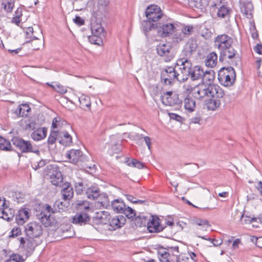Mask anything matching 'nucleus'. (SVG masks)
Returning <instances> with one entry per match:
<instances>
[{
  "instance_id": "obj_30",
  "label": "nucleus",
  "mask_w": 262,
  "mask_h": 262,
  "mask_svg": "<svg viewBox=\"0 0 262 262\" xmlns=\"http://www.w3.org/2000/svg\"><path fill=\"white\" fill-rule=\"evenodd\" d=\"M91 30L92 34L104 36V29L100 23H98L96 21H92Z\"/></svg>"
},
{
  "instance_id": "obj_29",
  "label": "nucleus",
  "mask_w": 262,
  "mask_h": 262,
  "mask_svg": "<svg viewBox=\"0 0 262 262\" xmlns=\"http://www.w3.org/2000/svg\"><path fill=\"white\" fill-rule=\"evenodd\" d=\"M111 206L116 213H121L126 205L121 199H117L111 202Z\"/></svg>"
},
{
  "instance_id": "obj_8",
  "label": "nucleus",
  "mask_w": 262,
  "mask_h": 262,
  "mask_svg": "<svg viewBox=\"0 0 262 262\" xmlns=\"http://www.w3.org/2000/svg\"><path fill=\"white\" fill-rule=\"evenodd\" d=\"M198 47L197 41L195 39L190 38L184 46L181 54V57L177 60L181 62L185 59L190 60L193 53L196 51Z\"/></svg>"
},
{
  "instance_id": "obj_61",
  "label": "nucleus",
  "mask_w": 262,
  "mask_h": 262,
  "mask_svg": "<svg viewBox=\"0 0 262 262\" xmlns=\"http://www.w3.org/2000/svg\"><path fill=\"white\" fill-rule=\"evenodd\" d=\"M24 248L26 249V250L28 252L33 251L34 246H33V243L32 241L30 239H27V243L25 245V247Z\"/></svg>"
},
{
  "instance_id": "obj_48",
  "label": "nucleus",
  "mask_w": 262,
  "mask_h": 262,
  "mask_svg": "<svg viewBox=\"0 0 262 262\" xmlns=\"http://www.w3.org/2000/svg\"><path fill=\"white\" fill-rule=\"evenodd\" d=\"M207 2V6H208L213 11H215L225 1V0H208Z\"/></svg>"
},
{
  "instance_id": "obj_21",
  "label": "nucleus",
  "mask_w": 262,
  "mask_h": 262,
  "mask_svg": "<svg viewBox=\"0 0 262 262\" xmlns=\"http://www.w3.org/2000/svg\"><path fill=\"white\" fill-rule=\"evenodd\" d=\"M31 108L27 104H21L12 112L15 118L24 117L28 115Z\"/></svg>"
},
{
  "instance_id": "obj_44",
  "label": "nucleus",
  "mask_w": 262,
  "mask_h": 262,
  "mask_svg": "<svg viewBox=\"0 0 262 262\" xmlns=\"http://www.w3.org/2000/svg\"><path fill=\"white\" fill-rule=\"evenodd\" d=\"M0 149L5 151L12 150V146L10 142L0 136Z\"/></svg>"
},
{
  "instance_id": "obj_36",
  "label": "nucleus",
  "mask_w": 262,
  "mask_h": 262,
  "mask_svg": "<svg viewBox=\"0 0 262 262\" xmlns=\"http://www.w3.org/2000/svg\"><path fill=\"white\" fill-rule=\"evenodd\" d=\"M59 143L63 146H67L70 145L72 142V138L71 135L67 132H63L60 133Z\"/></svg>"
},
{
  "instance_id": "obj_49",
  "label": "nucleus",
  "mask_w": 262,
  "mask_h": 262,
  "mask_svg": "<svg viewBox=\"0 0 262 262\" xmlns=\"http://www.w3.org/2000/svg\"><path fill=\"white\" fill-rule=\"evenodd\" d=\"M126 163L128 166L136 167L138 169H142L145 167V165L143 163L135 159H132L131 160L128 159L126 161Z\"/></svg>"
},
{
  "instance_id": "obj_55",
  "label": "nucleus",
  "mask_w": 262,
  "mask_h": 262,
  "mask_svg": "<svg viewBox=\"0 0 262 262\" xmlns=\"http://www.w3.org/2000/svg\"><path fill=\"white\" fill-rule=\"evenodd\" d=\"M193 27L191 25L184 26L181 31L185 37L192 34L193 32Z\"/></svg>"
},
{
  "instance_id": "obj_25",
  "label": "nucleus",
  "mask_w": 262,
  "mask_h": 262,
  "mask_svg": "<svg viewBox=\"0 0 262 262\" xmlns=\"http://www.w3.org/2000/svg\"><path fill=\"white\" fill-rule=\"evenodd\" d=\"M184 107L188 113H192L196 108V102L193 98L187 95L183 100Z\"/></svg>"
},
{
  "instance_id": "obj_35",
  "label": "nucleus",
  "mask_w": 262,
  "mask_h": 262,
  "mask_svg": "<svg viewBox=\"0 0 262 262\" xmlns=\"http://www.w3.org/2000/svg\"><path fill=\"white\" fill-rule=\"evenodd\" d=\"M193 224L202 227L201 228H197V231L202 230L206 231H207L208 228L211 226L209 222L207 220H202L201 219H195V220H193Z\"/></svg>"
},
{
  "instance_id": "obj_11",
  "label": "nucleus",
  "mask_w": 262,
  "mask_h": 262,
  "mask_svg": "<svg viewBox=\"0 0 262 262\" xmlns=\"http://www.w3.org/2000/svg\"><path fill=\"white\" fill-rule=\"evenodd\" d=\"M25 233L29 238L40 236L42 234V228L39 223L31 222L25 226Z\"/></svg>"
},
{
  "instance_id": "obj_59",
  "label": "nucleus",
  "mask_w": 262,
  "mask_h": 262,
  "mask_svg": "<svg viewBox=\"0 0 262 262\" xmlns=\"http://www.w3.org/2000/svg\"><path fill=\"white\" fill-rule=\"evenodd\" d=\"M14 262H23L24 259L22 256L17 254H13L9 258Z\"/></svg>"
},
{
  "instance_id": "obj_64",
  "label": "nucleus",
  "mask_w": 262,
  "mask_h": 262,
  "mask_svg": "<svg viewBox=\"0 0 262 262\" xmlns=\"http://www.w3.org/2000/svg\"><path fill=\"white\" fill-rule=\"evenodd\" d=\"M169 116L170 119L176 120L180 122H182L183 120L181 116L175 113H169Z\"/></svg>"
},
{
  "instance_id": "obj_27",
  "label": "nucleus",
  "mask_w": 262,
  "mask_h": 262,
  "mask_svg": "<svg viewBox=\"0 0 262 262\" xmlns=\"http://www.w3.org/2000/svg\"><path fill=\"white\" fill-rule=\"evenodd\" d=\"M47 129L46 127L37 128L31 134V138L34 141H39L47 136Z\"/></svg>"
},
{
  "instance_id": "obj_32",
  "label": "nucleus",
  "mask_w": 262,
  "mask_h": 262,
  "mask_svg": "<svg viewBox=\"0 0 262 262\" xmlns=\"http://www.w3.org/2000/svg\"><path fill=\"white\" fill-rule=\"evenodd\" d=\"M100 194V193L99 189L98 187L95 186L88 188L85 192V194L87 198L89 199L94 200H97Z\"/></svg>"
},
{
  "instance_id": "obj_5",
  "label": "nucleus",
  "mask_w": 262,
  "mask_h": 262,
  "mask_svg": "<svg viewBox=\"0 0 262 262\" xmlns=\"http://www.w3.org/2000/svg\"><path fill=\"white\" fill-rule=\"evenodd\" d=\"M220 61H226L230 64L238 66L241 62V58L237 52L232 45L220 51Z\"/></svg>"
},
{
  "instance_id": "obj_63",
  "label": "nucleus",
  "mask_w": 262,
  "mask_h": 262,
  "mask_svg": "<svg viewBox=\"0 0 262 262\" xmlns=\"http://www.w3.org/2000/svg\"><path fill=\"white\" fill-rule=\"evenodd\" d=\"M75 191L77 194H81L83 192V184L82 182H79L75 184Z\"/></svg>"
},
{
  "instance_id": "obj_6",
  "label": "nucleus",
  "mask_w": 262,
  "mask_h": 262,
  "mask_svg": "<svg viewBox=\"0 0 262 262\" xmlns=\"http://www.w3.org/2000/svg\"><path fill=\"white\" fill-rule=\"evenodd\" d=\"M185 90L189 94L192 93L193 97L198 100H203L205 97L209 98L210 84H199L192 86L185 85Z\"/></svg>"
},
{
  "instance_id": "obj_20",
  "label": "nucleus",
  "mask_w": 262,
  "mask_h": 262,
  "mask_svg": "<svg viewBox=\"0 0 262 262\" xmlns=\"http://www.w3.org/2000/svg\"><path fill=\"white\" fill-rule=\"evenodd\" d=\"M209 91V98L220 99L225 95L224 90L217 84H210Z\"/></svg>"
},
{
  "instance_id": "obj_40",
  "label": "nucleus",
  "mask_w": 262,
  "mask_h": 262,
  "mask_svg": "<svg viewBox=\"0 0 262 262\" xmlns=\"http://www.w3.org/2000/svg\"><path fill=\"white\" fill-rule=\"evenodd\" d=\"M178 246L168 247L166 250V252L168 254V256L171 259V262H174L176 257L178 256L180 252Z\"/></svg>"
},
{
  "instance_id": "obj_45",
  "label": "nucleus",
  "mask_w": 262,
  "mask_h": 262,
  "mask_svg": "<svg viewBox=\"0 0 262 262\" xmlns=\"http://www.w3.org/2000/svg\"><path fill=\"white\" fill-rule=\"evenodd\" d=\"M214 78L215 73L213 70L204 71V76H203L202 78H201V80L203 82H207V81L211 82L214 80Z\"/></svg>"
},
{
  "instance_id": "obj_13",
  "label": "nucleus",
  "mask_w": 262,
  "mask_h": 262,
  "mask_svg": "<svg viewBox=\"0 0 262 262\" xmlns=\"http://www.w3.org/2000/svg\"><path fill=\"white\" fill-rule=\"evenodd\" d=\"M48 174L51 183L55 186H60L63 182V177L59 168L55 165L48 166Z\"/></svg>"
},
{
  "instance_id": "obj_38",
  "label": "nucleus",
  "mask_w": 262,
  "mask_h": 262,
  "mask_svg": "<svg viewBox=\"0 0 262 262\" xmlns=\"http://www.w3.org/2000/svg\"><path fill=\"white\" fill-rule=\"evenodd\" d=\"M73 193L72 186L70 184H68L61 191L62 198L64 201L69 200L73 197Z\"/></svg>"
},
{
  "instance_id": "obj_57",
  "label": "nucleus",
  "mask_w": 262,
  "mask_h": 262,
  "mask_svg": "<svg viewBox=\"0 0 262 262\" xmlns=\"http://www.w3.org/2000/svg\"><path fill=\"white\" fill-rule=\"evenodd\" d=\"M88 202L85 201H77L76 203L77 207L80 209H89L90 208Z\"/></svg>"
},
{
  "instance_id": "obj_58",
  "label": "nucleus",
  "mask_w": 262,
  "mask_h": 262,
  "mask_svg": "<svg viewBox=\"0 0 262 262\" xmlns=\"http://www.w3.org/2000/svg\"><path fill=\"white\" fill-rule=\"evenodd\" d=\"M174 262H190V259L188 256L184 254H179L178 256L176 257Z\"/></svg>"
},
{
  "instance_id": "obj_18",
  "label": "nucleus",
  "mask_w": 262,
  "mask_h": 262,
  "mask_svg": "<svg viewBox=\"0 0 262 262\" xmlns=\"http://www.w3.org/2000/svg\"><path fill=\"white\" fill-rule=\"evenodd\" d=\"M68 203H64L59 200L54 202L53 207L49 205H46V211L48 213H55L56 212H60L64 211L68 206Z\"/></svg>"
},
{
  "instance_id": "obj_47",
  "label": "nucleus",
  "mask_w": 262,
  "mask_h": 262,
  "mask_svg": "<svg viewBox=\"0 0 262 262\" xmlns=\"http://www.w3.org/2000/svg\"><path fill=\"white\" fill-rule=\"evenodd\" d=\"M15 0H4L2 3V6L5 11L7 13L12 12L15 4Z\"/></svg>"
},
{
  "instance_id": "obj_26",
  "label": "nucleus",
  "mask_w": 262,
  "mask_h": 262,
  "mask_svg": "<svg viewBox=\"0 0 262 262\" xmlns=\"http://www.w3.org/2000/svg\"><path fill=\"white\" fill-rule=\"evenodd\" d=\"M150 219V215H145L143 213H139L136 215L134 219L135 225L137 227L147 226Z\"/></svg>"
},
{
  "instance_id": "obj_53",
  "label": "nucleus",
  "mask_w": 262,
  "mask_h": 262,
  "mask_svg": "<svg viewBox=\"0 0 262 262\" xmlns=\"http://www.w3.org/2000/svg\"><path fill=\"white\" fill-rule=\"evenodd\" d=\"M174 32V33L172 36V40L173 42L176 43H179L182 41L184 40V39L186 38L181 31L180 32H177L176 29L175 31Z\"/></svg>"
},
{
  "instance_id": "obj_43",
  "label": "nucleus",
  "mask_w": 262,
  "mask_h": 262,
  "mask_svg": "<svg viewBox=\"0 0 262 262\" xmlns=\"http://www.w3.org/2000/svg\"><path fill=\"white\" fill-rule=\"evenodd\" d=\"M21 123L24 129L27 130H32L35 128L36 123L30 119H27L21 121Z\"/></svg>"
},
{
  "instance_id": "obj_28",
  "label": "nucleus",
  "mask_w": 262,
  "mask_h": 262,
  "mask_svg": "<svg viewBox=\"0 0 262 262\" xmlns=\"http://www.w3.org/2000/svg\"><path fill=\"white\" fill-rule=\"evenodd\" d=\"M226 3L225 2L216 10L217 15L219 17L224 18L229 16L231 10L230 8L227 6Z\"/></svg>"
},
{
  "instance_id": "obj_31",
  "label": "nucleus",
  "mask_w": 262,
  "mask_h": 262,
  "mask_svg": "<svg viewBox=\"0 0 262 262\" xmlns=\"http://www.w3.org/2000/svg\"><path fill=\"white\" fill-rule=\"evenodd\" d=\"M207 0H189L190 7L198 9L203 10L207 6Z\"/></svg>"
},
{
  "instance_id": "obj_34",
  "label": "nucleus",
  "mask_w": 262,
  "mask_h": 262,
  "mask_svg": "<svg viewBox=\"0 0 262 262\" xmlns=\"http://www.w3.org/2000/svg\"><path fill=\"white\" fill-rule=\"evenodd\" d=\"M79 101L80 107L84 110H90L91 105V101L90 97L85 95H82L79 97Z\"/></svg>"
},
{
  "instance_id": "obj_3",
  "label": "nucleus",
  "mask_w": 262,
  "mask_h": 262,
  "mask_svg": "<svg viewBox=\"0 0 262 262\" xmlns=\"http://www.w3.org/2000/svg\"><path fill=\"white\" fill-rule=\"evenodd\" d=\"M11 142L21 153L32 152L37 155L39 154L38 147L35 145H33L30 141L25 140L19 137H14L12 138Z\"/></svg>"
},
{
  "instance_id": "obj_1",
  "label": "nucleus",
  "mask_w": 262,
  "mask_h": 262,
  "mask_svg": "<svg viewBox=\"0 0 262 262\" xmlns=\"http://www.w3.org/2000/svg\"><path fill=\"white\" fill-rule=\"evenodd\" d=\"M176 67H178V71L183 74V78L180 79L183 82L189 78L192 81L200 80L204 76L203 69L200 66H192L190 60L185 59L182 62L177 60Z\"/></svg>"
},
{
  "instance_id": "obj_46",
  "label": "nucleus",
  "mask_w": 262,
  "mask_h": 262,
  "mask_svg": "<svg viewBox=\"0 0 262 262\" xmlns=\"http://www.w3.org/2000/svg\"><path fill=\"white\" fill-rule=\"evenodd\" d=\"M158 257L161 262H171V259L166 252V249H161L158 251Z\"/></svg>"
},
{
  "instance_id": "obj_15",
  "label": "nucleus",
  "mask_w": 262,
  "mask_h": 262,
  "mask_svg": "<svg viewBox=\"0 0 262 262\" xmlns=\"http://www.w3.org/2000/svg\"><path fill=\"white\" fill-rule=\"evenodd\" d=\"M70 162L75 164H81L88 160L87 157L79 149H71L67 154Z\"/></svg>"
},
{
  "instance_id": "obj_52",
  "label": "nucleus",
  "mask_w": 262,
  "mask_h": 262,
  "mask_svg": "<svg viewBox=\"0 0 262 262\" xmlns=\"http://www.w3.org/2000/svg\"><path fill=\"white\" fill-rule=\"evenodd\" d=\"M121 213H123L128 219L135 218L136 216V213L135 211L129 207H125V208L123 210Z\"/></svg>"
},
{
  "instance_id": "obj_23",
  "label": "nucleus",
  "mask_w": 262,
  "mask_h": 262,
  "mask_svg": "<svg viewBox=\"0 0 262 262\" xmlns=\"http://www.w3.org/2000/svg\"><path fill=\"white\" fill-rule=\"evenodd\" d=\"M29 218V212L28 209H20L16 215L15 220L17 224L23 225Z\"/></svg>"
},
{
  "instance_id": "obj_42",
  "label": "nucleus",
  "mask_w": 262,
  "mask_h": 262,
  "mask_svg": "<svg viewBox=\"0 0 262 262\" xmlns=\"http://www.w3.org/2000/svg\"><path fill=\"white\" fill-rule=\"evenodd\" d=\"M97 200L98 203H100L103 207L107 208L110 206V200L105 193H100Z\"/></svg>"
},
{
  "instance_id": "obj_33",
  "label": "nucleus",
  "mask_w": 262,
  "mask_h": 262,
  "mask_svg": "<svg viewBox=\"0 0 262 262\" xmlns=\"http://www.w3.org/2000/svg\"><path fill=\"white\" fill-rule=\"evenodd\" d=\"M220 99L213 98L206 100V105L209 111H215L221 105Z\"/></svg>"
},
{
  "instance_id": "obj_24",
  "label": "nucleus",
  "mask_w": 262,
  "mask_h": 262,
  "mask_svg": "<svg viewBox=\"0 0 262 262\" xmlns=\"http://www.w3.org/2000/svg\"><path fill=\"white\" fill-rule=\"evenodd\" d=\"M145 15L148 20L154 23H157L165 19V16L163 14L161 10L157 12L155 11L154 13L148 12L147 14H145Z\"/></svg>"
},
{
  "instance_id": "obj_54",
  "label": "nucleus",
  "mask_w": 262,
  "mask_h": 262,
  "mask_svg": "<svg viewBox=\"0 0 262 262\" xmlns=\"http://www.w3.org/2000/svg\"><path fill=\"white\" fill-rule=\"evenodd\" d=\"M59 135L57 131H51L48 139V143L50 145L54 144Z\"/></svg>"
},
{
  "instance_id": "obj_41",
  "label": "nucleus",
  "mask_w": 262,
  "mask_h": 262,
  "mask_svg": "<svg viewBox=\"0 0 262 262\" xmlns=\"http://www.w3.org/2000/svg\"><path fill=\"white\" fill-rule=\"evenodd\" d=\"M158 23H154L148 19L147 20H144L142 23V27L145 34L147 35V33H148L149 31H151L153 29L156 28V25Z\"/></svg>"
},
{
  "instance_id": "obj_60",
  "label": "nucleus",
  "mask_w": 262,
  "mask_h": 262,
  "mask_svg": "<svg viewBox=\"0 0 262 262\" xmlns=\"http://www.w3.org/2000/svg\"><path fill=\"white\" fill-rule=\"evenodd\" d=\"M202 121V117L201 114L198 113H196L194 117L190 119V123L194 124H200V122Z\"/></svg>"
},
{
  "instance_id": "obj_37",
  "label": "nucleus",
  "mask_w": 262,
  "mask_h": 262,
  "mask_svg": "<svg viewBox=\"0 0 262 262\" xmlns=\"http://www.w3.org/2000/svg\"><path fill=\"white\" fill-rule=\"evenodd\" d=\"M217 56L215 52H211L207 56L205 64L208 67L213 68L217 63Z\"/></svg>"
},
{
  "instance_id": "obj_50",
  "label": "nucleus",
  "mask_w": 262,
  "mask_h": 262,
  "mask_svg": "<svg viewBox=\"0 0 262 262\" xmlns=\"http://www.w3.org/2000/svg\"><path fill=\"white\" fill-rule=\"evenodd\" d=\"M111 144L112 145V149L115 152H118L120 150V143L119 141H116V136L113 135L111 137Z\"/></svg>"
},
{
  "instance_id": "obj_62",
  "label": "nucleus",
  "mask_w": 262,
  "mask_h": 262,
  "mask_svg": "<svg viewBox=\"0 0 262 262\" xmlns=\"http://www.w3.org/2000/svg\"><path fill=\"white\" fill-rule=\"evenodd\" d=\"M160 10H161L160 8L158 7L157 5H151L150 6L146 8V10L145 11V14H147L148 12L154 13L155 11L157 12Z\"/></svg>"
},
{
  "instance_id": "obj_56",
  "label": "nucleus",
  "mask_w": 262,
  "mask_h": 262,
  "mask_svg": "<svg viewBox=\"0 0 262 262\" xmlns=\"http://www.w3.org/2000/svg\"><path fill=\"white\" fill-rule=\"evenodd\" d=\"M49 85L52 87L56 91L61 94H64L67 92V90L62 85L55 83L54 85L48 83Z\"/></svg>"
},
{
  "instance_id": "obj_22",
  "label": "nucleus",
  "mask_w": 262,
  "mask_h": 262,
  "mask_svg": "<svg viewBox=\"0 0 262 262\" xmlns=\"http://www.w3.org/2000/svg\"><path fill=\"white\" fill-rule=\"evenodd\" d=\"M14 216V211L9 207L8 204L0 209V218L7 221H11Z\"/></svg>"
},
{
  "instance_id": "obj_16",
  "label": "nucleus",
  "mask_w": 262,
  "mask_h": 262,
  "mask_svg": "<svg viewBox=\"0 0 262 262\" xmlns=\"http://www.w3.org/2000/svg\"><path fill=\"white\" fill-rule=\"evenodd\" d=\"M160 220V219L157 216L150 215V219L147 225L149 232H160L164 230L165 227L161 224Z\"/></svg>"
},
{
  "instance_id": "obj_4",
  "label": "nucleus",
  "mask_w": 262,
  "mask_h": 262,
  "mask_svg": "<svg viewBox=\"0 0 262 262\" xmlns=\"http://www.w3.org/2000/svg\"><path fill=\"white\" fill-rule=\"evenodd\" d=\"M219 82L225 86L232 85L236 80V73L232 67L221 68L218 72Z\"/></svg>"
},
{
  "instance_id": "obj_10",
  "label": "nucleus",
  "mask_w": 262,
  "mask_h": 262,
  "mask_svg": "<svg viewBox=\"0 0 262 262\" xmlns=\"http://www.w3.org/2000/svg\"><path fill=\"white\" fill-rule=\"evenodd\" d=\"M161 100L163 104L167 106L179 105L182 103V100L179 95L172 91H167L161 96Z\"/></svg>"
},
{
  "instance_id": "obj_19",
  "label": "nucleus",
  "mask_w": 262,
  "mask_h": 262,
  "mask_svg": "<svg viewBox=\"0 0 262 262\" xmlns=\"http://www.w3.org/2000/svg\"><path fill=\"white\" fill-rule=\"evenodd\" d=\"M90 221V217L85 212L77 213L72 218V223L74 224L82 226Z\"/></svg>"
},
{
  "instance_id": "obj_14",
  "label": "nucleus",
  "mask_w": 262,
  "mask_h": 262,
  "mask_svg": "<svg viewBox=\"0 0 262 262\" xmlns=\"http://www.w3.org/2000/svg\"><path fill=\"white\" fill-rule=\"evenodd\" d=\"M214 43V47L220 51L231 46L233 43V39L229 35L226 34H223L217 35L215 38Z\"/></svg>"
},
{
  "instance_id": "obj_17",
  "label": "nucleus",
  "mask_w": 262,
  "mask_h": 262,
  "mask_svg": "<svg viewBox=\"0 0 262 262\" xmlns=\"http://www.w3.org/2000/svg\"><path fill=\"white\" fill-rule=\"evenodd\" d=\"M239 6L241 12L247 18L251 19L253 17V5L251 2L246 0H239Z\"/></svg>"
},
{
  "instance_id": "obj_12",
  "label": "nucleus",
  "mask_w": 262,
  "mask_h": 262,
  "mask_svg": "<svg viewBox=\"0 0 262 262\" xmlns=\"http://www.w3.org/2000/svg\"><path fill=\"white\" fill-rule=\"evenodd\" d=\"M157 52L158 55L164 58L166 62L170 61L174 57L172 52V46L169 43H160L157 47Z\"/></svg>"
},
{
  "instance_id": "obj_7",
  "label": "nucleus",
  "mask_w": 262,
  "mask_h": 262,
  "mask_svg": "<svg viewBox=\"0 0 262 262\" xmlns=\"http://www.w3.org/2000/svg\"><path fill=\"white\" fill-rule=\"evenodd\" d=\"M101 222L103 224L109 223V229L115 230L122 227L125 223L126 219L123 215H118L111 218L110 214H103L100 217Z\"/></svg>"
},
{
  "instance_id": "obj_2",
  "label": "nucleus",
  "mask_w": 262,
  "mask_h": 262,
  "mask_svg": "<svg viewBox=\"0 0 262 262\" xmlns=\"http://www.w3.org/2000/svg\"><path fill=\"white\" fill-rule=\"evenodd\" d=\"M178 68L175 66L173 67H166L161 72V81L165 85H170L176 81L183 82L180 80L183 78V74L179 71L177 72L176 68Z\"/></svg>"
},
{
  "instance_id": "obj_51",
  "label": "nucleus",
  "mask_w": 262,
  "mask_h": 262,
  "mask_svg": "<svg viewBox=\"0 0 262 262\" xmlns=\"http://www.w3.org/2000/svg\"><path fill=\"white\" fill-rule=\"evenodd\" d=\"M104 36H100L99 35L92 34L89 37V41L93 44L100 45L102 43V37Z\"/></svg>"
},
{
  "instance_id": "obj_39",
  "label": "nucleus",
  "mask_w": 262,
  "mask_h": 262,
  "mask_svg": "<svg viewBox=\"0 0 262 262\" xmlns=\"http://www.w3.org/2000/svg\"><path fill=\"white\" fill-rule=\"evenodd\" d=\"M51 213H45L40 217L41 222L46 227L51 226L54 224V219L51 217Z\"/></svg>"
},
{
  "instance_id": "obj_9",
  "label": "nucleus",
  "mask_w": 262,
  "mask_h": 262,
  "mask_svg": "<svg viewBox=\"0 0 262 262\" xmlns=\"http://www.w3.org/2000/svg\"><path fill=\"white\" fill-rule=\"evenodd\" d=\"M156 25L158 33L162 37L169 36L174 32L176 29L174 24L169 20L158 22Z\"/></svg>"
}]
</instances>
